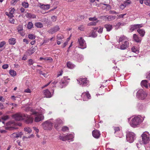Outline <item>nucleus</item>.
I'll return each instance as SVG.
<instances>
[{"instance_id":"nucleus-26","label":"nucleus","mask_w":150,"mask_h":150,"mask_svg":"<svg viewBox=\"0 0 150 150\" xmlns=\"http://www.w3.org/2000/svg\"><path fill=\"white\" fill-rule=\"evenodd\" d=\"M8 42L10 44L14 45L16 42V39L13 38H11L9 40Z\"/></svg>"},{"instance_id":"nucleus-43","label":"nucleus","mask_w":150,"mask_h":150,"mask_svg":"<svg viewBox=\"0 0 150 150\" xmlns=\"http://www.w3.org/2000/svg\"><path fill=\"white\" fill-rule=\"evenodd\" d=\"M125 23H122L121 22L118 23L116 25V26L118 27H120L121 25H125Z\"/></svg>"},{"instance_id":"nucleus-53","label":"nucleus","mask_w":150,"mask_h":150,"mask_svg":"<svg viewBox=\"0 0 150 150\" xmlns=\"http://www.w3.org/2000/svg\"><path fill=\"white\" fill-rule=\"evenodd\" d=\"M97 20V18L95 17L92 18L90 17L89 18V20L90 21H96Z\"/></svg>"},{"instance_id":"nucleus-7","label":"nucleus","mask_w":150,"mask_h":150,"mask_svg":"<svg viewBox=\"0 0 150 150\" xmlns=\"http://www.w3.org/2000/svg\"><path fill=\"white\" fill-rule=\"evenodd\" d=\"M78 42L82 49H84L86 48V42L83 38L80 37L78 39Z\"/></svg>"},{"instance_id":"nucleus-34","label":"nucleus","mask_w":150,"mask_h":150,"mask_svg":"<svg viewBox=\"0 0 150 150\" xmlns=\"http://www.w3.org/2000/svg\"><path fill=\"white\" fill-rule=\"evenodd\" d=\"M66 136H64L63 135H60L59 136V138L60 139L63 141H66L67 140V139H66Z\"/></svg>"},{"instance_id":"nucleus-38","label":"nucleus","mask_w":150,"mask_h":150,"mask_svg":"<svg viewBox=\"0 0 150 150\" xmlns=\"http://www.w3.org/2000/svg\"><path fill=\"white\" fill-rule=\"evenodd\" d=\"M114 129L115 131L114 133L115 134L120 131V129L119 127H114Z\"/></svg>"},{"instance_id":"nucleus-35","label":"nucleus","mask_w":150,"mask_h":150,"mask_svg":"<svg viewBox=\"0 0 150 150\" xmlns=\"http://www.w3.org/2000/svg\"><path fill=\"white\" fill-rule=\"evenodd\" d=\"M25 131L28 132V133H31L32 130L29 127H25L24 128Z\"/></svg>"},{"instance_id":"nucleus-22","label":"nucleus","mask_w":150,"mask_h":150,"mask_svg":"<svg viewBox=\"0 0 150 150\" xmlns=\"http://www.w3.org/2000/svg\"><path fill=\"white\" fill-rule=\"evenodd\" d=\"M137 31L141 36L142 37L144 36L145 32L144 30L139 28L137 29Z\"/></svg>"},{"instance_id":"nucleus-20","label":"nucleus","mask_w":150,"mask_h":150,"mask_svg":"<svg viewBox=\"0 0 150 150\" xmlns=\"http://www.w3.org/2000/svg\"><path fill=\"white\" fill-rule=\"evenodd\" d=\"M104 27L106 29L107 31H110L112 28V25L108 23L105 24Z\"/></svg>"},{"instance_id":"nucleus-33","label":"nucleus","mask_w":150,"mask_h":150,"mask_svg":"<svg viewBox=\"0 0 150 150\" xmlns=\"http://www.w3.org/2000/svg\"><path fill=\"white\" fill-rule=\"evenodd\" d=\"M28 28L30 29L32 28L33 27V25L32 23L31 22H29L28 24Z\"/></svg>"},{"instance_id":"nucleus-13","label":"nucleus","mask_w":150,"mask_h":150,"mask_svg":"<svg viewBox=\"0 0 150 150\" xmlns=\"http://www.w3.org/2000/svg\"><path fill=\"white\" fill-rule=\"evenodd\" d=\"M92 134L93 137L96 139L98 138L100 135V132L97 130H93L92 132Z\"/></svg>"},{"instance_id":"nucleus-52","label":"nucleus","mask_w":150,"mask_h":150,"mask_svg":"<svg viewBox=\"0 0 150 150\" xmlns=\"http://www.w3.org/2000/svg\"><path fill=\"white\" fill-rule=\"evenodd\" d=\"M23 134L21 132H20L18 133V134H17L16 138H18V137H21V136Z\"/></svg>"},{"instance_id":"nucleus-64","label":"nucleus","mask_w":150,"mask_h":150,"mask_svg":"<svg viewBox=\"0 0 150 150\" xmlns=\"http://www.w3.org/2000/svg\"><path fill=\"white\" fill-rule=\"evenodd\" d=\"M146 78L150 80V72H149L146 75Z\"/></svg>"},{"instance_id":"nucleus-59","label":"nucleus","mask_w":150,"mask_h":150,"mask_svg":"<svg viewBox=\"0 0 150 150\" xmlns=\"http://www.w3.org/2000/svg\"><path fill=\"white\" fill-rule=\"evenodd\" d=\"M109 12L110 14H118V13L117 12H116L115 11H110Z\"/></svg>"},{"instance_id":"nucleus-60","label":"nucleus","mask_w":150,"mask_h":150,"mask_svg":"<svg viewBox=\"0 0 150 150\" xmlns=\"http://www.w3.org/2000/svg\"><path fill=\"white\" fill-rule=\"evenodd\" d=\"M68 41H66V42H65L63 44V45L62 46V47L63 48H64L68 44Z\"/></svg>"},{"instance_id":"nucleus-2","label":"nucleus","mask_w":150,"mask_h":150,"mask_svg":"<svg viewBox=\"0 0 150 150\" xmlns=\"http://www.w3.org/2000/svg\"><path fill=\"white\" fill-rule=\"evenodd\" d=\"M51 120H47L42 124V128L45 130H50L52 127L53 123L50 121Z\"/></svg>"},{"instance_id":"nucleus-32","label":"nucleus","mask_w":150,"mask_h":150,"mask_svg":"<svg viewBox=\"0 0 150 150\" xmlns=\"http://www.w3.org/2000/svg\"><path fill=\"white\" fill-rule=\"evenodd\" d=\"M9 73L12 76H14L16 75V72L15 71L13 70H10Z\"/></svg>"},{"instance_id":"nucleus-58","label":"nucleus","mask_w":150,"mask_h":150,"mask_svg":"<svg viewBox=\"0 0 150 150\" xmlns=\"http://www.w3.org/2000/svg\"><path fill=\"white\" fill-rule=\"evenodd\" d=\"M126 13H125L122 14L120 15L119 16H118V18H123L124 16L126 15Z\"/></svg>"},{"instance_id":"nucleus-5","label":"nucleus","mask_w":150,"mask_h":150,"mask_svg":"<svg viewBox=\"0 0 150 150\" xmlns=\"http://www.w3.org/2000/svg\"><path fill=\"white\" fill-rule=\"evenodd\" d=\"M147 96V94L143 89L139 90L137 93V98L142 100H144Z\"/></svg>"},{"instance_id":"nucleus-28","label":"nucleus","mask_w":150,"mask_h":150,"mask_svg":"<svg viewBox=\"0 0 150 150\" xmlns=\"http://www.w3.org/2000/svg\"><path fill=\"white\" fill-rule=\"evenodd\" d=\"M84 96H86L88 99H90L91 98V95L88 92L83 93L81 95V96L82 97Z\"/></svg>"},{"instance_id":"nucleus-42","label":"nucleus","mask_w":150,"mask_h":150,"mask_svg":"<svg viewBox=\"0 0 150 150\" xmlns=\"http://www.w3.org/2000/svg\"><path fill=\"white\" fill-rule=\"evenodd\" d=\"M85 28L84 26L83 25H81L78 28V29L81 31H83Z\"/></svg>"},{"instance_id":"nucleus-29","label":"nucleus","mask_w":150,"mask_h":150,"mask_svg":"<svg viewBox=\"0 0 150 150\" xmlns=\"http://www.w3.org/2000/svg\"><path fill=\"white\" fill-rule=\"evenodd\" d=\"M41 8L44 9H48L50 8V5L49 4H42L41 6Z\"/></svg>"},{"instance_id":"nucleus-57","label":"nucleus","mask_w":150,"mask_h":150,"mask_svg":"<svg viewBox=\"0 0 150 150\" xmlns=\"http://www.w3.org/2000/svg\"><path fill=\"white\" fill-rule=\"evenodd\" d=\"M8 66L7 64H5L3 65L2 68L4 69H6L8 67Z\"/></svg>"},{"instance_id":"nucleus-46","label":"nucleus","mask_w":150,"mask_h":150,"mask_svg":"<svg viewBox=\"0 0 150 150\" xmlns=\"http://www.w3.org/2000/svg\"><path fill=\"white\" fill-rule=\"evenodd\" d=\"M52 21L53 22H55L56 21L57 19V17L56 16H52L51 18Z\"/></svg>"},{"instance_id":"nucleus-19","label":"nucleus","mask_w":150,"mask_h":150,"mask_svg":"<svg viewBox=\"0 0 150 150\" xmlns=\"http://www.w3.org/2000/svg\"><path fill=\"white\" fill-rule=\"evenodd\" d=\"M44 119V116L42 115H40L36 116L35 118V122H39Z\"/></svg>"},{"instance_id":"nucleus-37","label":"nucleus","mask_w":150,"mask_h":150,"mask_svg":"<svg viewBox=\"0 0 150 150\" xmlns=\"http://www.w3.org/2000/svg\"><path fill=\"white\" fill-rule=\"evenodd\" d=\"M64 38V37L63 35L61 34H58L57 36V39L58 40L62 39Z\"/></svg>"},{"instance_id":"nucleus-55","label":"nucleus","mask_w":150,"mask_h":150,"mask_svg":"<svg viewBox=\"0 0 150 150\" xmlns=\"http://www.w3.org/2000/svg\"><path fill=\"white\" fill-rule=\"evenodd\" d=\"M103 27H100V28L98 29V32L99 33H102L103 32Z\"/></svg>"},{"instance_id":"nucleus-21","label":"nucleus","mask_w":150,"mask_h":150,"mask_svg":"<svg viewBox=\"0 0 150 150\" xmlns=\"http://www.w3.org/2000/svg\"><path fill=\"white\" fill-rule=\"evenodd\" d=\"M28 18H36L35 15L31 13H27L25 15Z\"/></svg>"},{"instance_id":"nucleus-25","label":"nucleus","mask_w":150,"mask_h":150,"mask_svg":"<svg viewBox=\"0 0 150 150\" xmlns=\"http://www.w3.org/2000/svg\"><path fill=\"white\" fill-rule=\"evenodd\" d=\"M35 51V48L31 47L28 50V53L29 55H30L33 54Z\"/></svg>"},{"instance_id":"nucleus-48","label":"nucleus","mask_w":150,"mask_h":150,"mask_svg":"<svg viewBox=\"0 0 150 150\" xmlns=\"http://www.w3.org/2000/svg\"><path fill=\"white\" fill-rule=\"evenodd\" d=\"M5 42L3 41L0 42V48H2L6 44Z\"/></svg>"},{"instance_id":"nucleus-30","label":"nucleus","mask_w":150,"mask_h":150,"mask_svg":"<svg viewBox=\"0 0 150 150\" xmlns=\"http://www.w3.org/2000/svg\"><path fill=\"white\" fill-rule=\"evenodd\" d=\"M22 5L23 7L25 8H28L29 7V4L28 3L25 1L22 2Z\"/></svg>"},{"instance_id":"nucleus-1","label":"nucleus","mask_w":150,"mask_h":150,"mask_svg":"<svg viewBox=\"0 0 150 150\" xmlns=\"http://www.w3.org/2000/svg\"><path fill=\"white\" fill-rule=\"evenodd\" d=\"M142 120L138 116H135L132 118L130 123V125L132 127H135L141 124Z\"/></svg>"},{"instance_id":"nucleus-14","label":"nucleus","mask_w":150,"mask_h":150,"mask_svg":"<svg viewBox=\"0 0 150 150\" xmlns=\"http://www.w3.org/2000/svg\"><path fill=\"white\" fill-rule=\"evenodd\" d=\"M105 20L108 21H111L114 20L116 18L115 16H102Z\"/></svg>"},{"instance_id":"nucleus-6","label":"nucleus","mask_w":150,"mask_h":150,"mask_svg":"<svg viewBox=\"0 0 150 150\" xmlns=\"http://www.w3.org/2000/svg\"><path fill=\"white\" fill-rule=\"evenodd\" d=\"M126 139L129 143H132L135 139V134L132 132H128L126 135Z\"/></svg>"},{"instance_id":"nucleus-9","label":"nucleus","mask_w":150,"mask_h":150,"mask_svg":"<svg viewBox=\"0 0 150 150\" xmlns=\"http://www.w3.org/2000/svg\"><path fill=\"white\" fill-rule=\"evenodd\" d=\"M63 122L62 120L58 118L54 122V127L57 130H59L61 127L60 125L63 124Z\"/></svg>"},{"instance_id":"nucleus-41","label":"nucleus","mask_w":150,"mask_h":150,"mask_svg":"<svg viewBox=\"0 0 150 150\" xmlns=\"http://www.w3.org/2000/svg\"><path fill=\"white\" fill-rule=\"evenodd\" d=\"M34 61L32 59H30L28 61V65L29 66H31L34 63Z\"/></svg>"},{"instance_id":"nucleus-31","label":"nucleus","mask_w":150,"mask_h":150,"mask_svg":"<svg viewBox=\"0 0 150 150\" xmlns=\"http://www.w3.org/2000/svg\"><path fill=\"white\" fill-rule=\"evenodd\" d=\"M35 26L38 28H41L43 27V24L40 22H37L35 23Z\"/></svg>"},{"instance_id":"nucleus-54","label":"nucleus","mask_w":150,"mask_h":150,"mask_svg":"<svg viewBox=\"0 0 150 150\" xmlns=\"http://www.w3.org/2000/svg\"><path fill=\"white\" fill-rule=\"evenodd\" d=\"M43 59L45 60H50L51 62H52V59L50 57H46L44 58Z\"/></svg>"},{"instance_id":"nucleus-49","label":"nucleus","mask_w":150,"mask_h":150,"mask_svg":"<svg viewBox=\"0 0 150 150\" xmlns=\"http://www.w3.org/2000/svg\"><path fill=\"white\" fill-rule=\"evenodd\" d=\"M98 21L96 22H90V23L88 24V25H96V24L97 23Z\"/></svg>"},{"instance_id":"nucleus-51","label":"nucleus","mask_w":150,"mask_h":150,"mask_svg":"<svg viewBox=\"0 0 150 150\" xmlns=\"http://www.w3.org/2000/svg\"><path fill=\"white\" fill-rule=\"evenodd\" d=\"M144 3L147 5H150V0H145Z\"/></svg>"},{"instance_id":"nucleus-39","label":"nucleus","mask_w":150,"mask_h":150,"mask_svg":"<svg viewBox=\"0 0 150 150\" xmlns=\"http://www.w3.org/2000/svg\"><path fill=\"white\" fill-rule=\"evenodd\" d=\"M18 32L20 33L21 31L23 30V26L21 25H19L18 26L17 28Z\"/></svg>"},{"instance_id":"nucleus-61","label":"nucleus","mask_w":150,"mask_h":150,"mask_svg":"<svg viewBox=\"0 0 150 150\" xmlns=\"http://www.w3.org/2000/svg\"><path fill=\"white\" fill-rule=\"evenodd\" d=\"M63 72V71L62 70H61L59 72L58 74L57 75V77H59V76H61Z\"/></svg>"},{"instance_id":"nucleus-3","label":"nucleus","mask_w":150,"mask_h":150,"mask_svg":"<svg viewBox=\"0 0 150 150\" xmlns=\"http://www.w3.org/2000/svg\"><path fill=\"white\" fill-rule=\"evenodd\" d=\"M142 141L144 144H146L149 141V134L147 132H145L141 135Z\"/></svg>"},{"instance_id":"nucleus-16","label":"nucleus","mask_w":150,"mask_h":150,"mask_svg":"<svg viewBox=\"0 0 150 150\" xmlns=\"http://www.w3.org/2000/svg\"><path fill=\"white\" fill-rule=\"evenodd\" d=\"M44 96L46 98H50L52 97V94L48 89H45L43 91Z\"/></svg>"},{"instance_id":"nucleus-24","label":"nucleus","mask_w":150,"mask_h":150,"mask_svg":"<svg viewBox=\"0 0 150 150\" xmlns=\"http://www.w3.org/2000/svg\"><path fill=\"white\" fill-rule=\"evenodd\" d=\"M125 41H127V38L125 36L123 35L122 36H121L120 37L118 42L119 43H120V42H122L124 41L125 42Z\"/></svg>"},{"instance_id":"nucleus-47","label":"nucleus","mask_w":150,"mask_h":150,"mask_svg":"<svg viewBox=\"0 0 150 150\" xmlns=\"http://www.w3.org/2000/svg\"><path fill=\"white\" fill-rule=\"evenodd\" d=\"M39 73L40 74L43 76L44 77H46L47 76V74L43 72L42 71H40Z\"/></svg>"},{"instance_id":"nucleus-36","label":"nucleus","mask_w":150,"mask_h":150,"mask_svg":"<svg viewBox=\"0 0 150 150\" xmlns=\"http://www.w3.org/2000/svg\"><path fill=\"white\" fill-rule=\"evenodd\" d=\"M28 38L30 39H34L35 38V36L33 34H30L28 35Z\"/></svg>"},{"instance_id":"nucleus-56","label":"nucleus","mask_w":150,"mask_h":150,"mask_svg":"<svg viewBox=\"0 0 150 150\" xmlns=\"http://www.w3.org/2000/svg\"><path fill=\"white\" fill-rule=\"evenodd\" d=\"M4 108H5L3 104L1 103H0V110H3Z\"/></svg>"},{"instance_id":"nucleus-27","label":"nucleus","mask_w":150,"mask_h":150,"mask_svg":"<svg viewBox=\"0 0 150 150\" xmlns=\"http://www.w3.org/2000/svg\"><path fill=\"white\" fill-rule=\"evenodd\" d=\"M147 83V81L146 80H144L142 81L141 83L142 86H143L147 88L148 87Z\"/></svg>"},{"instance_id":"nucleus-44","label":"nucleus","mask_w":150,"mask_h":150,"mask_svg":"<svg viewBox=\"0 0 150 150\" xmlns=\"http://www.w3.org/2000/svg\"><path fill=\"white\" fill-rule=\"evenodd\" d=\"M62 130L63 131L65 132L68 131L69 130V128L66 126H64L62 127Z\"/></svg>"},{"instance_id":"nucleus-8","label":"nucleus","mask_w":150,"mask_h":150,"mask_svg":"<svg viewBox=\"0 0 150 150\" xmlns=\"http://www.w3.org/2000/svg\"><path fill=\"white\" fill-rule=\"evenodd\" d=\"M68 79H68L67 77H64L59 82V87L62 88L65 86L67 83V80Z\"/></svg>"},{"instance_id":"nucleus-15","label":"nucleus","mask_w":150,"mask_h":150,"mask_svg":"<svg viewBox=\"0 0 150 150\" xmlns=\"http://www.w3.org/2000/svg\"><path fill=\"white\" fill-rule=\"evenodd\" d=\"M129 42L127 41H125L124 44L120 45V49L122 50L126 49L129 46Z\"/></svg>"},{"instance_id":"nucleus-63","label":"nucleus","mask_w":150,"mask_h":150,"mask_svg":"<svg viewBox=\"0 0 150 150\" xmlns=\"http://www.w3.org/2000/svg\"><path fill=\"white\" fill-rule=\"evenodd\" d=\"M131 50L132 52L135 53H136V52L137 51V49L134 47H133L132 48Z\"/></svg>"},{"instance_id":"nucleus-17","label":"nucleus","mask_w":150,"mask_h":150,"mask_svg":"<svg viewBox=\"0 0 150 150\" xmlns=\"http://www.w3.org/2000/svg\"><path fill=\"white\" fill-rule=\"evenodd\" d=\"M133 38L134 40L137 42H140L141 41V38L139 37L136 34L133 35Z\"/></svg>"},{"instance_id":"nucleus-12","label":"nucleus","mask_w":150,"mask_h":150,"mask_svg":"<svg viewBox=\"0 0 150 150\" xmlns=\"http://www.w3.org/2000/svg\"><path fill=\"white\" fill-rule=\"evenodd\" d=\"M143 25L142 24H137L131 25L130 28V30L132 31H134L135 30L142 27Z\"/></svg>"},{"instance_id":"nucleus-50","label":"nucleus","mask_w":150,"mask_h":150,"mask_svg":"<svg viewBox=\"0 0 150 150\" xmlns=\"http://www.w3.org/2000/svg\"><path fill=\"white\" fill-rule=\"evenodd\" d=\"M20 0H13L11 1V4L15 5L16 3Z\"/></svg>"},{"instance_id":"nucleus-23","label":"nucleus","mask_w":150,"mask_h":150,"mask_svg":"<svg viewBox=\"0 0 150 150\" xmlns=\"http://www.w3.org/2000/svg\"><path fill=\"white\" fill-rule=\"evenodd\" d=\"M67 66L68 68L70 69H72L75 67V65L70 62H69L67 63Z\"/></svg>"},{"instance_id":"nucleus-40","label":"nucleus","mask_w":150,"mask_h":150,"mask_svg":"<svg viewBox=\"0 0 150 150\" xmlns=\"http://www.w3.org/2000/svg\"><path fill=\"white\" fill-rule=\"evenodd\" d=\"M66 136V139H67V140H69L72 139V137H73V136L71 134H69L68 135H67Z\"/></svg>"},{"instance_id":"nucleus-11","label":"nucleus","mask_w":150,"mask_h":150,"mask_svg":"<svg viewBox=\"0 0 150 150\" xmlns=\"http://www.w3.org/2000/svg\"><path fill=\"white\" fill-rule=\"evenodd\" d=\"M60 30L59 26L57 25L51 28L47 31V32L51 34H53Z\"/></svg>"},{"instance_id":"nucleus-45","label":"nucleus","mask_w":150,"mask_h":150,"mask_svg":"<svg viewBox=\"0 0 150 150\" xmlns=\"http://www.w3.org/2000/svg\"><path fill=\"white\" fill-rule=\"evenodd\" d=\"M91 36L92 37L95 38L97 36V34L95 32L93 31L91 34Z\"/></svg>"},{"instance_id":"nucleus-4","label":"nucleus","mask_w":150,"mask_h":150,"mask_svg":"<svg viewBox=\"0 0 150 150\" xmlns=\"http://www.w3.org/2000/svg\"><path fill=\"white\" fill-rule=\"evenodd\" d=\"M27 116V114H22L21 113H18L13 115L12 116L13 118L16 121H20L24 119V117Z\"/></svg>"},{"instance_id":"nucleus-62","label":"nucleus","mask_w":150,"mask_h":150,"mask_svg":"<svg viewBox=\"0 0 150 150\" xmlns=\"http://www.w3.org/2000/svg\"><path fill=\"white\" fill-rule=\"evenodd\" d=\"M9 21L10 22L12 23H14L15 20H14L12 18H11L10 19Z\"/></svg>"},{"instance_id":"nucleus-18","label":"nucleus","mask_w":150,"mask_h":150,"mask_svg":"<svg viewBox=\"0 0 150 150\" xmlns=\"http://www.w3.org/2000/svg\"><path fill=\"white\" fill-rule=\"evenodd\" d=\"M27 115L28 116L27 117H24V119H25V118H26V122L28 124L32 123L33 121V120L32 118L30 117V115Z\"/></svg>"},{"instance_id":"nucleus-10","label":"nucleus","mask_w":150,"mask_h":150,"mask_svg":"<svg viewBox=\"0 0 150 150\" xmlns=\"http://www.w3.org/2000/svg\"><path fill=\"white\" fill-rule=\"evenodd\" d=\"M77 81L80 85H82V86H86L89 83L88 81L85 78H81L77 80Z\"/></svg>"}]
</instances>
